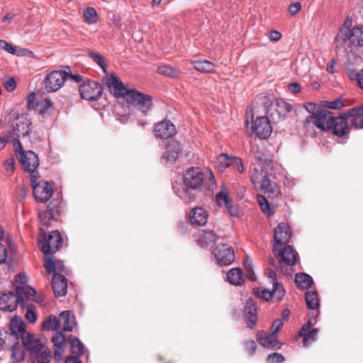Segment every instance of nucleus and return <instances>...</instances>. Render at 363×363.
<instances>
[{
	"label": "nucleus",
	"mask_w": 363,
	"mask_h": 363,
	"mask_svg": "<svg viewBox=\"0 0 363 363\" xmlns=\"http://www.w3.org/2000/svg\"><path fill=\"white\" fill-rule=\"evenodd\" d=\"M203 174L199 167H191L187 169L183 177V184L186 188L183 191L184 195L180 197L185 201L189 202L195 199L194 194L189 195V190L199 191L202 187Z\"/></svg>",
	"instance_id": "1"
},
{
	"label": "nucleus",
	"mask_w": 363,
	"mask_h": 363,
	"mask_svg": "<svg viewBox=\"0 0 363 363\" xmlns=\"http://www.w3.org/2000/svg\"><path fill=\"white\" fill-rule=\"evenodd\" d=\"M259 99L264 104L267 113L274 122L285 118L292 109L291 105L282 99L272 101L267 96H261Z\"/></svg>",
	"instance_id": "2"
},
{
	"label": "nucleus",
	"mask_w": 363,
	"mask_h": 363,
	"mask_svg": "<svg viewBox=\"0 0 363 363\" xmlns=\"http://www.w3.org/2000/svg\"><path fill=\"white\" fill-rule=\"evenodd\" d=\"M41 251L45 255H50L58 251L62 245V238L58 230L52 231L48 236L40 230L38 238Z\"/></svg>",
	"instance_id": "3"
},
{
	"label": "nucleus",
	"mask_w": 363,
	"mask_h": 363,
	"mask_svg": "<svg viewBox=\"0 0 363 363\" xmlns=\"http://www.w3.org/2000/svg\"><path fill=\"white\" fill-rule=\"evenodd\" d=\"M125 100L130 106L145 114L149 112L152 106V96L140 92L136 89H130Z\"/></svg>",
	"instance_id": "4"
},
{
	"label": "nucleus",
	"mask_w": 363,
	"mask_h": 363,
	"mask_svg": "<svg viewBox=\"0 0 363 363\" xmlns=\"http://www.w3.org/2000/svg\"><path fill=\"white\" fill-rule=\"evenodd\" d=\"M18 160L24 171L30 174V183L36 182L38 172L36 171L39 165V159L37 155L30 150L19 152Z\"/></svg>",
	"instance_id": "5"
},
{
	"label": "nucleus",
	"mask_w": 363,
	"mask_h": 363,
	"mask_svg": "<svg viewBox=\"0 0 363 363\" xmlns=\"http://www.w3.org/2000/svg\"><path fill=\"white\" fill-rule=\"evenodd\" d=\"M335 118L333 112L320 108L318 109L315 114L308 116L306 123H312L318 128L325 130L332 128Z\"/></svg>",
	"instance_id": "6"
},
{
	"label": "nucleus",
	"mask_w": 363,
	"mask_h": 363,
	"mask_svg": "<svg viewBox=\"0 0 363 363\" xmlns=\"http://www.w3.org/2000/svg\"><path fill=\"white\" fill-rule=\"evenodd\" d=\"M350 26V22L345 21L334 40L335 50L337 52L346 54L352 51L354 45L349 35Z\"/></svg>",
	"instance_id": "7"
},
{
	"label": "nucleus",
	"mask_w": 363,
	"mask_h": 363,
	"mask_svg": "<svg viewBox=\"0 0 363 363\" xmlns=\"http://www.w3.org/2000/svg\"><path fill=\"white\" fill-rule=\"evenodd\" d=\"M68 73L62 70H55L48 74L43 81L44 88L48 92L59 90L67 79Z\"/></svg>",
	"instance_id": "8"
},
{
	"label": "nucleus",
	"mask_w": 363,
	"mask_h": 363,
	"mask_svg": "<svg viewBox=\"0 0 363 363\" xmlns=\"http://www.w3.org/2000/svg\"><path fill=\"white\" fill-rule=\"evenodd\" d=\"M79 91L82 99L87 101H96L101 97L103 89L99 83L89 80L80 85Z\"/></svg>",
	"instance_id": "9"
},
{
	"label": "nucleus",
	"mask_w": 363,
	"mask_h": 363,
	"mask_svg": "<svg viewBox=\"0 0 363 363\" xmlns=\"http://www.w3.org/2000/svg\"><path fill=\"white\" fill-rule=\"evenodd\" d=\"M33 192L36 201L45 203L49 200L53 193V184L52 182L43 181L31 183Z\"/></svg>",
	"instance_id": "10"
},
{
	"label": "nucleus",
	"mask_w": 363,
	"mask_h": 363,
	"mask_svg": "<svg viewBox=\"0 0 363 363\" xmlns=\"http://www.w3.org/2000/svg\"><path fill=\"white\" fill-rule=\"evenodd\" d=\"M20 339L24 348L29 351L30 354L40 351L45 345V341L30 332L24 333Z\"/></svg>",
	"instance_id": "11"
},
{
	"label": "nucleus",
	"mask_w": 363,
	"mask_h": 363,
	"mask_svg": "<svg viewBox=\"0 0 363 363\" xmlns=\"http://www.w3.org/2000/svg\"><path fill=\"white\" fill-rule=\"evenodd\" d=\"M291 232L289 226L284 223H279L274 230V252L278 251L279 246L286 244L291 238Z\"/></svg>",
	"instance_id": "12"
},
{
	"label": "nucleus",
	"mask_w": 363,
	"mask_h": 363,
	"mask_svg": "<svg viewBox=\"0 0 363 363\" xmlns=\"http://www.w3.org/2000/svg\"><path fill=\"white\" fill-rule=\"evenodd\" d=\"M214 257L220 265H228L235 259V254L233 248L227 245H218L213 252Z\"/></svg>",
	"instance_id": "13"
},
{
	"label": "nucleus",
	"mask_w": 363,
	"mask_h": 363,
	"mask_svg": "<svg viewBox=\"0 0 363 363\" xmlns=\"http://www.w3.org/2000/svg\"><path fill=\"white\" fill-rule=\"evenodd\" d=\"M252 130L255 135L262 139L269 138L272 132L269 120L266 116L257 117L252 123Z\"/></svg>",
	"instance_id": "14"
},
{
	"label": "nucleus",
	"mask_w": 363,
	"mask_h": 363,
	"mask_svg": "<svg viewBox=\"0 0 363 363\" xmlns=\"http://www.w3.org/2000/svg\"><path fill=\"white\" fill-rule=\"evenodd\" d=\"M60 215V208L57 201H50L47 206L46 211H41L38 213V218L40 222L45 226L52 225L53 222L57 220Z\"/></svg>",
	"instance_id": "15"
},
{
	"label": "nucleus",
	"mask_w": 363,
	"mask_h": 363,
	"mask_svg": "<svg viewBox=\"0 0 363 363\" xmlns=\"http://www.w3.org/2000/svg\"><path fill=\"white\" fill-rule=\"evenodd\" d=\"M105 84L108 87L110 92L116 97H123L125 99L130 89L125 88L120 79L113 74L107 76Z\"/></svg>",
	"instance_id": "16"
},
{
	"label": "nucleus",
	"mask_w": 363,
	"mask_h": 363,
	"mask_svg": "<svg viewBox=\"0 0 363 363\" xmlns=\"http://www.w3.org/2000/svg\"><path fill=\"white\" fill-rule=\"evenodd\" d=\"M36 291L30 286H16V295L18 304L22 308L29 305H33V299L35 298Z\"/></svg>",
	"instance_id": "17"
},
{
	"label": "nucleus",
	"mask_w": 363,
	"mask_h": 363,
	"mask_svg": "<svg viewBox=\"0 0 363 363\" xmlns=\"http://www.w3.org/2000/svg\"><path fill=\"white\" fill-rule=\"evenodd\" d=\"M180 151L179 145L177 142H169L162 153L161 162L165 164H174L178 158Z\"/></svg>",
	"instance_id": "18"
},
{
	"label": "nucleus",
	"mask_w": 363,
	"mask_h": 363,
	"mask_svg": "<svg viewBox=\"0 0 363 363\" xmlns=\"http://www.w3.org/2000/svg\"><path fill=\"white\" fill-rule=\"evenodd\" d=\"M277 252L279 257L280 264L284 263L288 266L295 265L298 258V253L291 245H286L282 250L279 247Z\"/></svg>",
	"instance_id": "19"
},
{
	"label": "nucleus",
	"mask_w": 363,
	"mask_h": 363,
	"mask_svg": "<svg viewBox=\"0 0 363 363\" xmlns=\"http://www.w3.org/2000/svg\"><path fill=\"white\" fill-rule=\"evenodd\" d=\"M176 133L174 125L169 121H164L155 125V133L157 138L168 139Z\"/></svg>",
	"instance_id": "20"
},
{
	"label": "nucleus",
	"mask_w": 363,
	"mask_h": 363,
	"mask_svg": "<svg viewBox=\"0 0 363 363\" xmlns=\"http://www.w3.org/2000/svg\"><path fill=\"white\" fill-rule=\"evenodd\" d=\"M31 124L27 115L22 114L16 117L13 130L18 137L29 135Z\"/></svg>",
	"instance_id": "21"
},
{
	"label": "nucleus",
	"mask_w": 363,
	"mask_h": 363,
	"mask_svg": "<svg viewBox=\"0 0 363 363\" xmlns=\"http://www.w3.org/2000/svg\"><path fill=\"white\" fill-rule=\"evenodd\" d=\"M18 306V299L16 295L9 291L3 293L0 296V309L6 312H12L15 311Z\"/></svg>",
	"instance_id": "22"
},
{
	"label": "nucleus",
	"mask_w": 363,
	"mask_h": 363,
	"mask_svg": "<svg viewBox=\"0 0 363 363\" xmlns=\"http://www.w3.org/2000/svg\"><path fill=\"white\" fill-rule=\"evenodd\" d=\"M243 314L247 327L250 329L254 328L257 321V306L251 299L247 301Z\"/></svg>",
	"instance_id": "23"
},
{
	"label": "nucleus",
	"mask_w": 363,
	"mask_h": 363,
	"mask_svg": "<svg viewBox=\"0 0 363 363\" xmlns=\"http://www.w3.org/2000/svg\"><path fill=\"white\" fill-rule=\"evenodd\" d=\"M259 186L261 191L267 194L269 198L275 199L279 196V188L274 182L269 179L267 174H264L262 177Z\"/></svg>",
	"instance_id": "24"
},
{
	"label": "nucleus",
	"mask_w": 363,
	"mask_h": 363,
	"mask_svg": "<svg viewBox=\"0 0 363 363\" xmlns=\"http://www.w3.org/2000/svg\"><path fill=\"white\" fill-rule=\"evenodd\" d=\"M330 129L333 130V134L338 137H342L349 133V121L347 118L344 116V113L338 117H335Z\"/></svg>",
	"instance_id": "25"
},
{
	"label": "nucleus",
	"mask_w": 363,
	"mask_h": 363,
	"mask_svg": "<svg viewBox=\"0 0 363 363\" xmlns=\"http://www.w3.org/2000/svg\"><path fill=\"white\" fill-rule=\"evenodd\" d=\"M347 118L349 123L355 128H363V107L359 108H352L344 113Z\"/></svg>",
	"instance_id": "26"
},
{
	"label": "nucleus",
	"mask_w": 363,
	"mask_h": 363,
	"mask_svg": "<svg viewBox=\"0 0 363 363\" xmlns=\"http://www.w3.org/2000/svg\"><path fill=\"white\" fill-rule=\"evenodd\" d=\"M52 288L55 296H65L67 290V282L65 276L55 273L52 277Z\"/></svg>",
	"instance_id": "27"
},
{
	"label": "nucleus",
	"mask_w": 363,
	"mask_h": 363,
	"mask_svg": "<svg viewBox=\"0 0 363 363\" xmlns=\"http://www.w3.org/2000/svg\"><path fill=\"white\" fill-rule=\"evenodd\" d=\"M257 338L259 343L268 348L279 349L281 344L278 342L276 335L273 333L268 334L263 331H258Z\"/></svg>",
	"instance_id": "28"
},
{
	"label": "nucleus",
	"mask_w": 363,
	"mask_h": 363,
	"mask_svg": "<svg viewBox=\"0 0 363 363\" xmlns=\"http://www.w3.org/2000/svg\"><path fill=\"white\" fill-rule=\"evenodd\" d=\"M216 199L219 206L223 203L225 206L228 213L231 216H239L240 211L236 205H233L229 200L227 192L220 191L216 195Z\"/></svg>",
	"instance_id": "29"
},
{
	"label": "nucleus",
	"mask_w": 363,
	"mask_h": 363,
	"mask_svg": "<svg viewBox=\"0 0 363 363\" xmlns=\"http://www.w3.org/2000/svg\"><path fill=\"white\" fill-rule=\"evenodd\" d=\"M207 220V211L201 207L194 208L189 213V220L193 225L203 226L206 223Z\"/></svg>",
	"instance_id": "30"
},
{
	"label": "nucleus",
	"mask_w": 363,
	"mask_h": 363,
	"mask_svg": "<svg viewBox=\"0 0 363 363\" xmlns=\"http://www.w3.org/2000/svg\"><path fill=\"white\" fill-rule=\"evenodd\" d=\"M318 330L317 328L311 329V323L308 321L304 324L298 332V336L303 337V346H307L309 343L314 342L318 335Z\"/></svg>",
	"instance_id": "31"
},
{
	"label": "nucleus",
	"mask_w": 363,
	"mask_h": 363,
	"mask_svg": "<svg viewBox=\"0 0 363 363\" xmlns=\"http://www.w3.org/2000/svg\"><path fill=\"white\" fill-rule=\"evenodd\" d=\"M54 358L57 362L62 360V355L65 343V336L61 332H57L52 337Z\"/></svg>",
	"instance_id": "32"
},
{
	"label": "nucleus",
	"mask_w": 363,
	"mask_h": 363,
	"mask_svg": "<svg viewBox=\"0 0 363 363\" xmlns=\"http://www.w3.org/2000/svg\"><path fill=\"white\" fill-rule=\"evenodd\" d=\"M10 330V337H13L16 340L20 339L24 333H28V331L26 330L25 323L19 317H15L11 320Z\"/></svg>",
	"instance_id": "33"
},
{
	"label": "nucleus",
	"mask_w": 363,
	"mask_h": 363,
	"mask_svg": "<svg viewBox=\"0 0 363 363\" xmlns=\"http://www.w3.org/2000/svg\"><path fill=\"white\" fill-rule=\"evenodd\" d=\"M60 320V328L64 331L70 332L75 325L74 316L69 311H65L59 315Z\"/></svg>",
	"instance_id": "34"
},
{
	"label": "nucleus",
	"mask_w": 363,
	"mask_h": 363,
	"mask_svg": "<svg viewBox=\"0 0 363 363\" xmlns=\"http://www.w3.org/2000/svg\"><path fill=\"white\" fill-rule=\"evenodd\" d=\"M44 267L48 273L57 272L60 274L65 271V267L61 260H55L49 257L45 259Z\"/></svg>",
	"instance_id": "35"
},
{
	"label": "nucleus",
	"mask_w": 363,
	"mask_h": 363,
	"mask_svg": "<svg viewBox=\"0 0 363 363\" xmlns=\"http://www.w3.org/2000/svg\"><path fill=\"white\" fill-rule=\"evenodd\" d=\"M191 64L194 65L196 70L203 73H212L215 72V65L207 60H192Z\"/></svg>",
	"instance_id": "36"
},
{
	"label": "nucleus",
	"mask_w": 363,
	"mask_h": 363,
	"mask_svg": "<svg viewBox=\"0 0 363 363\" xmlns=\"http://www.w3.org/2000/svg\"><path fill=\"white\" fill-rule=\"evenodd\" d=\"M33 363H50L51 352L45 346L39 352L30 354Z\"/></svg>",
	"instance_id": "37"
},
{
	"label": "nucleus",
	"mask_w": 363,
	"mask_h": 363,
	"mask_svg": "<svg viewBox=\"0 0 363 363\" xmlns=\"http://www.w3.org/2000/svg\"><path fill=\"white\" fill-rule=\"evenodd\" d=\"M297 286L303 290L309 289L313 284L312 277L306 273H297L295 277Z\"/></svg>",
	"instance_id": "38"
},
{
	"label": "nucleus",
	"mask_w": 363,
	"mask_h": 363,
	"mask_svg": "<svg viewBox=\"0 0 363 363\" xmlns=\"http://www.w3.org/2000/svg\"><path fill=\"white\" fill-rule=\"evenodd\" d=\"M217 238V235L213 230H203L199 233V242L201 246L209 247L214 245Z\"/></svg>",
	"instance_id": "39"
},
{
	"label": "nucleus",
	"mask_w": 363,
	"mask_h": 363,
	"mask_svg": "<svg viewBox=\"0 0 363 363\" xmlns=\"http://www.w3.org/2000/svg\"><path fill=\"white\" fill-rule=\"evenodd\" d=\"M349 35L354 46L363 45V26H355L352 30L350 29Z\"/></svg>",
	"instance_id": "40"
},
{
	"label": "nucleus",
	"mask_w": 363,
	"mask_h": 363,
	"mask_svg": "<svg viewBox=\"0 0 363 363\" xmlns=\"http://www.w3.org/2000/svg\"><path fill=\"white\" fill-rule=\"evenodd\" d=\"M305 299L307 307L311 310L318 309L320 306V299L316 291H306Z\"/></svg>",
	"instance_id": "41"
},
{
	"label": "nucleus",
	"mask_w": 363,
	"mask_h": 363,
	"mask_svg": "<svg viewBox=\"0 0 363 363\" xmlns=\"http://www.w3.org/2000/svg\"><path fill=\"white\" fill-rule=\"evenodd\" d=\"M228 281L233 285H241L244 279L242 278V272L240 268H233L227 274Z\"/></svg>",
	"instance_id": "42"
},
{
	"label": "nucleus",
	"mask_w": 363,
	"mask_h": 363,
	"mask_svg": "<svg viewBox=\"0 0 363 363\" xmlns=\"http://www.w3.org/2000/svg\"><path fill=\"white\" fill-rule=\"evenodd\" d=\"M43 329L57 330L60 329V320L54 315H50L42 323Z\"/></svg>",
	"instance_id": "43"
},
{
	"label": "nucleus",
	"mask_w": 363,
	"mask_h": 363,
	"mask_svg": "<svg viewBox=\"0 0 363 363\" xmlns=\"http://www.w3.org/2000/svg\"><path fill=\"white\" fill-rule=\"evenodd\" d=\"M232 157H230L228 154L222 153L216 157V166L219 171H223L227 167H230L232 162Z\"/></svg>",
	"instance_id": "44"
},
{
	"label": "nucleus",
	"mask_w": 363,
	"mask_h": 363,
	"mask_svg": "<svg viewBox=\"0 0 363 363\" xmlns=\"http://www.w3.org/2000/svg\"><path fill=\"white\" fill-rule=\"evenodd\" d=\"M70 352L74 356H81L83 354L84 345L82 342L77 337L72 339L70 342Z\"/></svg>",
	"instance_id": "45"
},
{
	"label": "nucleus",
	"mask_w": 363,
	"mask_h": 363,
	"mask_svg": "<svg viewBox=\"0 0 363 363\" xmlns=\"http://www.w3.org/2000/svg\"><path fill=\"white\" fill-rule=\"evenodd\" d=\"M157 72L160 74L172 78H177L179 76V72L174 69L170 65H162L159 67L157 68Z\"/></svg>",
	"instance_id": "46"
},
{
	"label": "nucleus",
	"mask_w": 363,
	"mask_h": 363,
	"mask_svg": "<svg viewBox=\"0 0 363 363\" xmlns=\"http://www.w3.org/2000/svg\"><path fill=\"white\" fill-rule=\"evenodd\" d=\"M88 55L103 69L104 72H106V63L105 62V59L101 54L90 51L89 52Z\"/></svg>",
	"instance_id": "47"
},
{
	"label": "nucleus",
	"mask_w": 363,
	"mask_h": 363,
	"mask_svg": "<svg viewBox=\"0 0 363 363\" xmlns=\"http://www.w3.org/2000/svg\"><path fill=\"white\" fill-rule=\"evenodd\" d=\"M348 76L351 80L355 81L358 86L363 89V69L359 72H356L354 69H349Z\"/></svg>",
	"instance_id": "48"
},
{
	"label": "nucleus",
	"mask_w": 363,
	"mask_h": 363,
	"mask_svg": "<svg viewBox=\"0 0 363 363\" xmlns=\"http://www.w3.org/2000/svg\"><path fill=\"white\" fill-rule=\"evenodd\" d=\"M52 107V102L48 99H43L42 100H39L36 103V108L35 110L39 112L40 114H44L47 112L48 109Z\"/></svg>",
	"instance_id": "49"
},
{
	"label": "nucleus",
	"mask_w": 363,
	"mask_h": 363,
	"mask_svg": "<svg viewBox=\"0 0 363 363\" xmlns=\"http://www.w3.org/2000/svg\"><path fill=\"white\" fill-rule=\"evenodd\" d=\"M272 297H274L277 301H280L284 296L285 291L282 285L278 281L272 284Z\"/></svg>",
	"instance_id": "50"
},
{
	"label": "nucleus",
	"mask_w": 363,
	"mask_h": 363,
	"mask_svg": "<svg viewBox=\"0 0 363 363\" xmlns=\"http://www.w3.org/2000/svg\"><path fill=\"white\" fill-rule=\"evenodd\" d=\"M263 176L262 172L257 167H254L250 170V180L255 186H259Z\"/></svg>",
	"instance_id": "51"
},
{
	"label": "nucleus",
	"mask_w": 363,
	"mask_h": 363,
	"mask_svg": "<svg viewBox=\"0 0 363 363\" xmlns=\"http://www.w3.org/2000/svg\"><path fill=\"white\" fill-rule=\"evenodd\" d=\"M323 104L325 108L333 110H338L345 106L341 97L333 101H324Z\"/></svg>",
	"instance_id": "52"
},
{
	"label": "nucleus",
	"mask_w": 363,
	"mask_h": 363,
	"mask_svg": "<svg viewBox=\"0 0 363 363\" xmlns=\"http://www.w3.org/2000/svg\"><path fill=\"white\" fill-rule=\"evenodd\" d=\"M25 308H26L25 315L26 320L30 323H34L37 320L38 318L37 313L35 311L34 305H29Z\"/></svg>",
	"instance_id": "53"
},
{
	"label": "nucleus",
	"mask_w": 363,
	"mask_h": 363,
	"mask_svg": "<svg viewBox=\"0 0 363 363\" xmlns=\"http://www.w3.org/2000/svg\"><path fill=\"white\" fill-rule=\"evenodd\" d=\"M11 356L16 360L23 359V353L21 350V345L18 342H16L11 347Z\"/></svg>",
	"instance_id": "54"
},
{
	"label": "nucleus",
	"mask_w": 363,
	"mask_h": 363,
	"mask_svg": "<svg viewBox=\"0 0 363 363\" xmlns=\"http://www.w3.org/2000/svg\"><path fill=\"white\" fill-rule=\"evenodd\" d=\"M84 16L89 23H95L96 21L97 13L94 8H87L84 11Z\"/></svg>",
	"instance_id": "55"
},
{
	"label": "nucleus",
	"mask_w": 363,
	"mask_h": 363,
	"mask_svg": "<svg viewBox=\"0 0 363 363\" xmlns=\"http://www.w3.org/2000/svg\"><path fill=\"white\" fill-rule=\"evenodd\" d=\"M257 200L262 211L267 213L269 211V206L267 199L264 196L258 195Z\"/></svg>",
	"instance_id": "56"
},
{
	"label": "nucleus",
	"mask_w": 363,
	"mask_h": 363,
	"mask_svg": "<svg viewBox=\"0 0 363 363\" xmlns=\"http://www.w3.org/2000/svg\"><path fill=\"white\" fill-rule=\"evenodd\" d=\"M284 360V357L282 354L274 352L269 354L267 361L269 363H281Z\"/></svg>",
	"instance_id": "57"
},
{
	"label": "nucleus",
	"mask_w": 363,
	"mask_h": 363,
	"mask_svg": "<svg viewBox=\"0 0 363 363\" xmlns=\"http://www.w3.org/2000/svg\"><path fill=\"white\" fill-rule=\"evenodd\" d=\"M232 164L230 166L235 167L239 173H242L244 170L242 160L240 157L232 156Z\"/></svg>",
	"instance_id": "58"
},
{
	"label": "nucleus",
	"mask_w": 363,
	"mask_h": 363,
	"mask_svg": "<svg viewBox=\"0 0 363 363\" xmlns=\"http://www.w3.org/2000/svg\"><path fill=\"white\" fill-rule=\"evenodd\" d=\"M256 348H257V345L254 340H249L245 342V349L246 352H247L250 355L254 354V353L255 352Z\"/></svg>",
	"instance_id": "59"
},
{
	"label": "nucleus",
	"mask_w": 363,
	"mask_h": 363,
	"mask_svg": "<svg viewBox=\"0 0 363 363\" xmlns=\"http://www.w3.org/2000/svg\"><path fill=\"white\" fill-rule=\"evenodd\" d=\"M0 49L11 54H15L16 48L4 40H0Z\"/></svg>",
	"instance_id": "60"
},
{
	"label": "nucleus",
	"mask_w": 363,
	"mask_h": 363,
	"mask_svg": "<svg viewBox=\"0 0 363 363\" xmlns=\"http://www.w3.org/2000/svg\"><path fill=\"white\" fill-rule=\"evenodd\" d=\"M16 286H28L27 277L24 273H19L15 277Z\"/></svg>",
	"instance_id": "61"
},
{
	"label": "nucleus",
	"mask_w": 363,
	"mask_h": 363,
	"mask_svg": "<svg viewBox=\"0 0 363 363\" xmlns=\"http://www.w3.org/2000/svg\"><path fill=\"white\" fill-rule=\"evenodd\" d=\"M259 164L266 172L272 171L274 168L273 162L268 156L264 157L262 162Z\"/></svg>",
	"instance_id": "62"
},
{
	"label": "nucleus",
	"mask_w": 363,
	"mask_h": 363,
	"mask_svg": "<svg viewBox=\"0 0 363 363\" xmlns=\"http://www.w3.org/2000/svg\"><path fill=\"white\" fill-rule=\"evenodd\" d=\"M36 96L35 93H30L27 96V105L29 109H35L36 108Z\"/></svg>",
	"instance_id": "63"
},
{
	"label": "nucleus",
	"mask_w": 363,
	"mask_h": 363,
	"mask_svg": "<svg viewBox=\"0 0 363 363\" xmlns=\"http://www.w3.org/2000/svg\"><path fill=\"white\" fill-rule=\"evenodd\" d=\"M4 85L8 91L11 92L15 89L16 86V82L13 77H10L4 82Z\"/></svg>",
	"instance_id": "64"
}]
</instances>
